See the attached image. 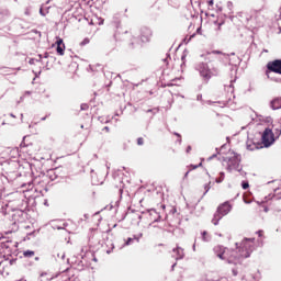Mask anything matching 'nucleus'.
<instances>
[{
	"mask_svg": "<svg viewBox=\"0 0 281 281\" xmlns=\"http://www.w3.org/2000/svg\"><path fill=\"white\" fill-rule=\"evenodd\" d=\"M256 249V238H244L240 244L236 243V249H229L225 246H215L214 254L221 260L228 265H243L245 258H249Z\"/></svg>",
	"mask_w": 281,
	"mask_h": 281,
	"instance_id": "1",
	"label": "nucleus"
},
{
	"mask_svg": "<svg viewBox=\"0 0 281 281\" xmlns=\"http://www.w3.org/2000/svg\"><path fill=\"white\" fill-rule=\"evenodd\" d=\"M240 155L236 151H229L228 156L223 157V161L226 164V170L228 172H234V170H236L240 175H245L243 167H240Z\"/></svg>",
	"mask_w": 281,
	"mask_h": 281,
	"instance_id": "2",
	"label": "nucleus"
},
{
	"mask_svg": "<svg viewBox=\"0 0 281 281\" xmlns=\"http://www.w3.org/2000/svg\"><path fill=\"white\" fill-rule=\"evenodd\" d=\"M195 71L199 72L204 82H210L212 76H218V74H221V70H218V68L210 69L207 63L203 61L195 64Z\"/></svg>",
	"mask_w": 281,
	"mask_h": 281,
	"instance_id": "3",
	"label": "nucleus"
},
{
	"mask_svg": "<svg viewBox=\"0 0 281 281\" xmlns=\"http://www.w3.org/2000/svg\"><path fill=\"white\" fill-rule=\"evenodd\" d=\"M231 212H232V204H229L228 202L222 203L217 207V210H216V212H215V214L212 218L213 225H218V223L221 222L223 216H227V214L231 213Z\"/></svg>",
	"mask_w": 281,
	"mask_h": 281,
	"instance_id": "4",
	"label": "nucleus"
},
{
	"mask_svg": "<svg viewBox=\"0 0 281 281\" xmlns=\"http://www.w3.org/2000/svg\"><path fill=\"white\" fill-rule=\"evenodd\" d=\"M266 67L267 76H269V72L279 74V76H281V59H274L272 61H269ZM274 82H281V79H274Z\"/></svg>",
	"mask_w": 281,
	"mask_h": 281,
	"instance_id": "5",
	"label": "nucleus"
},
{
	"mask_svg": "<svg viewBox=\"0 0 281 281\" xmlns=\"http://www.w3.org/2000/svg\"><path fill=\"white\" fill-rule=\"evenodd\" d=\"M262 144L266 148H269L273 142H276L273 128L267 127L261 135Z\"/></svg>",
	"mask_w": 281,
	"mask_h": 281,
	"instance_id": "6",
	"label": "nucleus"
},
{
	"mask_svg": "<svg viewBox=\"0 0 281 281\" xmlns=\"http://www.w3.org/2000/svg\"><path fill=\"white\" fill-rule=\"evenodd\" d=\"M212 54H221L220 60L224 63L225 66L234 65V63H240V59L238 57H235V59L232 61L231 56H236V53L225 54L221 50H212Z\"/></svg>",
	"mask_w": 281,
	"mask_h": 281,
	"instance_id": "7",
	"label": "nucleus"
},
{
	"mask_svg": "<svg viewBox=\"0 0 281 281\" xmlns=\"http://www.w3.org/2000/svg\"><path fill=\"white\" fill-rule=\"evenodd\" d=\"M120 38V33H114V40L108 41L104 45L105 54H113L117 49V41Z\"/></svg>",
	"mask_w": 281,
	"mask_h": 281,
	"instance_id": "8",
	"label": "nucleus"
},
{
	"mask_svg": "<svg viewBox=\"0 0 281 281\" xmlns=\"http://www.w3.org/2000/svg\"><path fill=\"white\" fill-rule=\"evenodd\" d=\"M153 36V31L148 27H143L140 30V41L142 43H149Z\"/></svg>",
	"mask_w": 281,
	"mask_h": 281,
	"instance_id": "9",
	"label": "nucleus"
},
{
	"mask_svg": "<svg viewBox=\"0 0 281 281\" xmlns=\"http://www.w3.org/2000/svg\"><path fill=\"white\" fill-rule=\"evenodd\" d=\"M172 258H175V260H183V258H186V252L183 251V248L181 247L173 248Z\"/></svg>",
	"mask_w": 281,
	"mask_h": 281,
	"instance_id": "10",
	"label": "nucleus"
},
{
	"mask_svg": "<svg viewBox=\"0 0 281 281\" xmlns=\"http://www.w3.org/2000/svg\"><path fill=\"white\" fill-rule=\"evenodd\" d=\"M270 109H272V111H278L279 109H281V98L280 97H277L272 101H270Z\"/></svg>",
	"mask_w": 281,
	"mask_h": 281,
	"instance_id": "11",
	"label": "nucleus"
},
{
	"mask_svg": "<svg viewBox=\"0 0 281 281\" xmlns=\"http://www.w3.org/2000/svg\"><path fill=\"white\" fill-rule=\"evenodd\" d=\"M148 213L151 216L153 223H159L161 221V215L155 209L149 210Z\"/></svg>",
	"mask_w": 281,
	"mask_h": 281,
	"instance_id": "12",
	"label": "nucleus"
},
{
	"mask_svg": "<svg viewBox=\"0 0 281 281\" xmlns=\"http://www.w3.org/2000/svg\"><path fill=\"white\" fill-rule=\"evenodd\" d=\"M246 148L247 150H258V145L251 140H247Z\"/></svg>",
	"mask_w": 281,
	"mask_h": 281,
	"instance_id": "13",
	"label": "nucleus"
},
{
	"mask_svg": "<svg viewBox=\"0 0 281 281\" xmlns=\"http://www.w3.org/2000/svg\"><path fill=\"white\" fill-rule=\"evenodd\" d=\"M225 181V172H220V177L215 179V183H223Z\"/></svg>",
	"mask_w": 281,
	"mask_h": 281,
	"instance_id": "14",
	"label": "nucleus"
},
{
	"mask_svg": "<svg viewBox=\"0 0 281 281\" xmlns=\"http://www.w3.org/2000/svg\"><path fill=\"white\" fill-rule=\"evenodd\" d=\"M202 240L204 241V243H210V240H212V237H210V235H207V232H203L202 233Z\"/></svg>",
	"mask_w": 281,
	"mask_h": 281,
	"instance_id": "15",
	"label": "nucleus"
},
{
	"mask_svg": "<svg viewBox=\"0 0 281 281\" xmlns=\"http://www.w3.org/2000/svg\"><path fill=\"white\" fill-rule=\"evenodd\" d=\"M135 47H137V37H132L130 42V48L135 49Z\"/></svg>",
	"mask_w": 281,
	"mask_h": 281,
	"instance_id": "16",
	"label": "nucleus"
},
{
	"mask_svg": "<svg viewBox=\"0 0 281 281\" xmlns=\"http://www.w3.org/2000/svg\"><path fill=\"white\" fill-rule=\"evenodd\" d=\"M56 52L59 54V56H65V45L57 46Z\"/></svg>",
	"mask_w": 281,
	"mask_h": 281,
	"instance_id": "17",
	"label": "nucleus"
},
{
	"mask_svg": "<svg viewBox=\"0 0 281 281\" xmlns=\"http://www.w3.org/2000/svg\"><path fill=\"white\" fill-rule=\"evenodd\" d=\"M34 255V250H26L23 252L24 258H33Z\"/></svg>",
	"mask_w": 281,
	"mask_h": 281,
	"instance_id": "18",
	"label": "nucleus"
},
{
	"mask_svg": "<svg viewBox=\"0 0 281 281\" xmlns=\"http://www.w3.org/2000/svg\"><path fill=\"white\" fill-rule=\"evenodd\" d=\"M48 13H49V8H46V11H45V9H43V8L40 9V14H41L42 16H46Z\"/></svg>",
	"mask_w": 281,
	"mask_h": 281,
	"instance_id": "19",
	"label": "nucleus"
},
{
	"mask_svg": "<svg viewBox=\"0 0 281 281\" xmlns=\"http://www.w3.org/2000/svg\"><path fill=\"white\" fill-rule=\"evenodd\" d=\"M40 59H36V63H41V60H43V58H49V53H45L44 55H38Z\"/></svg>",
	"mask_w": 281,
	"mask_h": 281,
	"instance_id": "20",
	"label": "nucleus"
},
{
	"mask_svg": "<svg viewBox=\"0 0 281 281\" xmlns=\"http://www.w3.org/2000/svg\"><path fill=\"white\" fill-rule=\"evenodd\" d=\"M143 236H144V234L139 233L138 235H134L132 238H133L134 241L136 240V243H139V239H142Z\"/></svg>",
	"mask_w": 281,
	"mask_h": 281,
	"instance_id": "21",
	"label": "nucleus"
},
{
	"mask_svg": "<svg viewBox=\"0 0 281 281\" xmlns=\"http://www.w3.org/2000/svg\"><path fill=\"white\" fill-rule=\"evenodd\" d=\"M272 133H273L274 139H276V137H280V135H281V130H280V128H274V132H272Z\"/></svg>",
	"mask_w": 281,
	"mask_h": 281,
	"instance_id": "22",
	"label": "nucleus"
},
{
	"mask_svg": "<svg viewBox=\"0 0 281 281\" xmlns=\"http://www.w3.org/2000/svg\"><path fill=\"white\" fill-rule=\"evenodd\" d=\"M56 260H65V252H58Z\"/></svg>",
	"mask_w": 281,
	"mask_h": 281,
	"instance_id": "23",
	"label": "nucleus"
},
{
	"mask_svg": "<svg viewBox=\"0 0 281 281\" xmlns=\"http://www.w3.org/2000/svg\"><path fill=\"white\" fill-rule=\"evenodd\" d=\"M89 43H90L89 37H86V38L80 43V45H81V47H85V45H89Z\"/></svg>",
	"mask_w": 281,
	"mask_h": 281,
	"instance_id": "24",
	"label": "nucleus"
},
{
	"mask_svg": "<svg viewBox=\"0 0 281 281\" xmlns=\"http://www.w3.org/2000/svg\"><path fill=\"white\" fill-rule=\"evenodd\" d=\"M186 54H182L181 56V60H182V64H181V68L183 69V67H186Z\"/></svg>",
	"mask_w": 281,
	"mask_h": 281,
	"instance_id": "25",
	"label": "nucleus"
},
{
	"mask_svg": "<svg viewBox=\"0 0 281 281\" xmlns=\"http://www.w3.org/2000/svg\"><path fill=\"white\" fill-rule=\"evenodd\" d=\"M201 166H203L202 162H200L199 165H190V168H192V170H196V168H201Z\"/></svg>",
	"mask_w": 281,
	"mask_h": 281,
	"instance_id": "26",
	"label": "nucleus"
},
{
	"mask_svg": "<svg viewBox=\"0 0 281 281\" xmlns=\"http://www.w3.org/2000/svg\"><path fill=\"white\" fill-rule=\"evenodd\" d=\"M132 243H135L134 239H133V237H128L124 245H125V246H128V245H131Z\"/></svg>",
	"mask_w": 281,
	"mask_h": 281,
	"instance_id": "27",
	"label": "nucleus"
},
{
	"mask_svg": "<svg viewBox=\"0 0 281 281\" xmlns=\"http://www.w3.org/2000/svg\"><path fill=\"white\" fill-rule=\"evenodd\" d=\"M56 45H57V46H63V45H65V43H63V38L58 37L57 41H56Z\"/></svg>",
	"mask_w": 281,
	"mask_h": 281,
	"instance_id": "28",
	"label": "nucleus"
},
{
	"mask_svg": "<svg viewBox=\"0 0 281 281\" xmlns=\"http://www.w3.org/2000/svg\"><path fill=\"white\" fill-rule=\"evenodd\" d=\"M89 109V104L82 103L81 104V111H87Z\"/></svg>",
	"mask_w": 281,
	"mask_h": 281,
	"instance_id": "29",
	"label": "nucleus"
},
{
	"mask_svg": "<svg viewBox=\"0 0 281 281\" xmlns=\"http://www.w3.org/2000/svg\"><path fill=\"white\" fill-rule=\"evenodd\" d=\"M138 146H144V138L139 137L137 138Z\"/></svg>",
	"mask_w": 281,
	"mask_h": 281,
	"instance_id": "30",
	"label": "nucleus"
},
{
	"mask_svg": "<svg viewBox=\"0 0 281 281\" xmlns=\"http://www.w3.org/2000/svg\"><path fill=\"white\" fill-rule=\"evenodd\" d=\"M241 187L244 190H247V188H249V182H243Z\"/></svg>",
	"mask_w": 281,
	"mask_h": 281,
	"instance_id": "31",
	"label": "nucleus"
},
{
	"mask_svg": "<svg viewBox=\"0 0 281 281\" xmlns=\"http://www.w3.org/2000/svg\"><path fill=\"white\" fill-rule=\"evenodd\" d=\"M196 100H198L199 102H203V94H198V95H196Z\"/></svg>",
	"mask_w": 281,
	"mask_h": 281,
	"instance_id": "32",
	"label": "nucleus"
},
{
	"mask_svg": "<svg viewBox=\"0 0 281 281\" xmlns=\"http://www.w3.org/2000/svg\"><path fill=\"white\" fill-rule=\"evenodd\" d=\"M204 188H205L204 194H207V192H210V184H205Z\"/></svg>",
	"mask_w": 281,
	"mask_h": 281,
	"instance_id": "33",
	"label": "nucleus"
},
{
	"mask_svg": "<svg viewBox=\"0 0 281 281\" xmlns=\"http://www.w3.org/2000/svg\"><path fill=\"white\" fill-rule=\"evenodd\" d=\"M34 63H36V59H34V58H31V59L29 60V65H34Z\"/></svg>",
	"mask_w": 281,
	"mask_h": 281,
	"instance_id": "34",
	"label": "nucleus"
},
{
	"mask_svg": "<svg viewBox=\"0 0 281 281\" xmlns=\"http://www.w3.org/2000/svg\"><path fill=\"white\" fill-rule=\"evenodd\" d=\"M175 135H176L177 137H179L178 142H179V144H181V134L175 133Z\"/></svg>",
	"mask_w": 281,
	"mask_h": 281,
	"instance_id": "35",
	"label": "nucleus"
},
{
	"mask_svg": "<svg viewBox=\"0 0 281 281\" xmlns=\"http://www.w3.org/2000/svg\"><path fill=\"white\" fill-rule=\"evenodd\" d=\"M223 148H225V145H223L221 149L216 148L217 155H221V150H223Z\"/></svg>",
	"mask_w": 281,
	"mask_h": 281,
	"instance_id": "36",
	"label": "nucleus"
},
{
	"mask_svg": "<svg viewBox=\"0 0 281 281\" xmlns=\"http://www.w3.org/2000/svg\"><path fill=\"white\" fill-rule=\"evenodd\" d=\"M217 154H213L211 157H209V161H212V159L216 158Z\"/></svg>",
	"mask_w": 281,
	"mask_h": 281,
	"instance_id": "37",
	"label": "nucleus"
},
{
	"mask_svg": "<svg viewBox=\"0 0 281 281\" xmlns=\"http://www.w3.org/2000/svg\"><path fill=\"white\" fill-rule=\"evenodd\" d=\"M202 104L205 105V104H212V101H202Z\"/></svg>",
	"mask_w": 281,
	"mask_h": 281,
	"instance_id": "38",
	"label": "nucleus"
},
{
	"mask_svg": "<svg viewBox=\"0 0 281 281\" xmlns=\"http://www.w3.org/2000/svg\"><path fill=\"white\" fill-rule=\"evenodd\" d=\"M207 3H209V5L212 7V5H214V0H209Z\"/></svg>",
	"mask_w": 281,
	"mask_h": 281,
	"instance_id": "39",
	"label": "nucleus"
},
{
	"mask_svg": "<svg viewBox=\"0 0 281 281\" xmlns=\"http://www.w3.org/2000/svg\"><path fill=\"white\" fill-rule=\"evenodd\" d=\"M25 14H26V16H30V9L25 10Z\"/></svg>",
	"mask_w": 281,
	"mask_h": 281,
	"instance_id": "40",
	"label": "nucleus"
},
{
	"mask_svg": "<svg viewBox=\"0 0 281 281\" xmlns=\"http://www.w3.org/2000/svg\"><path fill=\"white\" fill-rule=\"evenodd\" d=\"M103 131H105L106 133H109V131H110L109 126L103 127Z\"/></svg>",
	"mask_w": 281,
	"mask_h": 281,
	"instance_id": "41",
	"label": "nucleus"
},
{
	"mask_svg": "<svg viewBox=\"0 0 281 281\" xmlns=\"http://www.w3.org/2000/svg\"><path fill=\"white\" fill-rule=\"evenodd\" d=\"M190 150H192V146L187 147V153H190Z\"/></svg>",
	"mask_w": 281,
	"mask_h": 281,
	"instance_id": "42",
	"label": "nucleus"
},
{
	"mask_svg": "<svg viewBox=\"0 0 281 281\" xmlns=\"http://www.w3.org/2000/svg\"><path fill=\"white\" fill-rule=\"evenodd\" d=\"M233 274H234V276H238V271H236L235 269H233Z\"/></svg>",
	"mask_w": 281,
	"mask_h": 281,
	"instance_id": "43",
	"label": "nucleus"
},
{
	"mask_svg": "<svg viewBox=\"0 0 281 281\" xmlns=\"http://www.w3.org/2000/svg\"><path fill=\"white\" fill-rule=\"evenodd\" d=\"M188 175H190V170L184 173V179H187Z\"/></svg>",
	"mask_w": 281,
	"mask_h": 281,
	"instance_id": "44",
	"label": "nucleus"
},
{
	"mask_svg": "<svg viewBox=\"0 0 281 281\" xmlns=\"http://www.w3.org/2000/svg\"><path fill=\"white\" fill-rule=\"evenodd\" d=\"M175 267H177V263H173V265L171 266V270H172V271H175Z\"/></svg>",
	"mask_w": 281,
	"mask_h": 281,
	"instance_id": "45",
	"label": "nucleus"
},
{
	"mask_svg": "<svg viewBox=\"0 0 281 281\" xmlns=\"http://www.w3.org/2000/svg\"><path fill=\"white\" fill-rule=\"evenodd\" d=\"M221 25H223V22L222 23H218V26H217V30L221 31Z\"/></svg>",
	"mask_w": 281,
	"mask_h": 281,
	"instance_id": "46",
	"label": "nucleus"
},
{
	"mask_svg": "<svg viewBox=\"0 0 281 281\" xmlns=\"http://www.w3.org/2000/svg\"><path fill=\"white\" fill-rule=\"evenodd\" d=\"M258 236H262V231L257 232Z\"/></svg>",
	"mask_w": 281,
	"mask_h": 281,
	"instance_id": "47",
	"label": "nucleus"
},
{
	"mask_svg": "<svg viewBox=\"0 0 281 281\" xmlns=\"http://www.w3.org/2000/svg\"><path fill=\"white\" fill-rule=\"evenodd\" d=\"M44 276H47V273L46 272H42L41 273V278H44Z\"/></svg>",
	"mask_w": 281,
	"mask_h": 281,
	"instance_id": "48",
	"label": "nucleus"
},
{
	"mask_svg": "<svg viewBox=\"0 0 281 281\" xmlns=\"http://www.w3.org/2000/svg\"><path fill=\"white\" fill-rule=\"evenodd\" d=\"M47 120V116L42 117V122H45Z\"/></svg>",
	"mask_w": 281,
	"mask_h": 281,
	"instance_id": "49",
	"label": "nucleus"
},
{
	"mask_svg": "<svg viewBox=\"0 0 281 281\" xmlns=\"http://www.w3.org/2000/svg\"><path fill=\"white\" fill-rule=\"evenodd\" d=\"M193 251H196V245L193 244Z\"/></svg>",
	"mask_w": 281,
	"mask_h": 281,
	"instance_id": "50",
	"label": "nucleus"
},
{
	"mask_svg": "<svg viewBox=\"0 0 281 281\" xmlns=\"http://www.w3.org/2000/svg\"><path fill=\"white\" fill-rule=\"evenodd\" d=\"M153 111H155V110H147V113H153Z\"/></svg>",
	"mask_w": 281,
	"mask_h": 281,
	"instance_id": "51",
	"label": "nucleus"
},
{
	"mask_svg": "<svg viewBox=\"0 0 281 281\" xmlns=\"http://www.w3.org/2000/svg\"><path fill=\"white\" fill-rule=\"evenodd\" d=\"M10 117H16L13 113L10 114Z\"/></svg>",
	"mask_w": 281,
	"mask_h": 281,
	"instance_id": "52",
	"label": "nucleus"
},
{
	"mask_svg": "<svg viewBox=\"0 0 281 281\" xmlns=\"http://www.w3.org/2000/svg\"><path fill=\"white\" fill-rule=\"evenodd\" d=\"M83 216H85V218H89V214H85Z\"/></svg>",
	"mask_w": 281,
	"mask_h": 281,
	"instance_id": "53",
	"label": "nucleus"
},
{
	"mask_svg": "<svg viewBox=\"0 0 281 281\" xmlns=\"http://www.w3.org/2000/svg\"><path fill=\"white\" fill-rule=\"evenodd\" d=\"M20 117H21V122H23V114H21Z\"/></svg>",
	"mask_w": 281,
	"mask_h": 281,
	"instance_id": "54",
	"label": "nucleus"
},
{
	"mask_svg": "<svg viewBox=\"0 0 281 281\" xmlns=\"http://www.w3.org/2000/svg\"><path fill=\"white\" fill-rule=\"evenodd\" d=\"M265 212H269V209L266 207V209H265Z\"/></svg>",
	"mask_w": 281,
	"mask_h": 281,
	"instance_id": "55",
	"label": "nucleus"
},
{
	"mask_svg": "<svg viewBox=\"0 0 281 281\" xmlns=\"http://www.w3.org/2000/svg\"><path fill=\"white\" fill-rule=\"evenodd\" d=\"M148 227H153V223H150V224L148 225Z\"/></svg>",
	"mask_w": 281,
	"mask_h": 281,
	"instance_id": "56",
	"label": "nucleus"
},
{
	"mask_svg": "<svg viewBox=\"0 0 281 281\" xmlns=\"http://www.w3.org/2000/svg\"><path fill=\"white\" fill-rule=\"evenodd\" d=\"M30 93H31L30 91H26V94H27V95H30Z\"/></svg>",
	"mask_w": 281,
	"mask_h": 281,
	"instance_id": "57",
	"label": "nucleus"
},
{
	"mask_svg": "<svg viewBox=\"0 0 281 281\" xmlns=\"http://www.w3.org/2000/svg\"><path fill=\"white\" fill-rule=\"evenodd\" d=\"M232 87H234L232 83L229 85V88L232 89Z\"/></svg>",
	"mask_w": 281,
	"mask_h": 281,
	"instance_id": "58",
	"label": "nucleus"
},
{
	"mask_svg": "<svg viewBox=\"0 0 281 281\" xmlns=\"http://www.w3.org/2000/svg\"><path fill=\"white\" fill-rule=\"evenodd\" d=\"M52 0H47V2L46 3H49Z\"/></svg>",
	"mask_w": 281,
	"mask_h": 281,
	"instance_id": "59",
	"label": "nucleus"
},
{
	"mask_svg": "<svg viewBox=\"0 0 281 281\" xmlns=\"http://www.w3.org/2000/svg\"><path fill=\"white\" fill-rule=\"evenodd\" d=\"M106 254H111V251H110V250H108V251H106Z\"/></svg>",
	"mask_w": 281,
	"mask_h": 281,
	"instance_id": "60",
	"label": "nucleus"
},
{
	"mask_svg": "<svg viewBox=\"0 0 281 281\" xmlns=\"http://www.w3.org/2000/svg\"><path fill=\"white\" fill-rule=\"evenodd\" d=\"M35 260H38V257H36Z\"/></svg>",
	"mask_w": 281,
	"mask_h": 281,
	"instance_id": "61",
	"label": "nucleus"
},
{
	"mask_svg": "<svg viewBox=\"0 0 281 281\" xmlns=\"http://www.w3.org/2000/svg\"><path fill=\"white\" fill-rule=\"evenodd\" d=\"M124 34H128V32H125Z\"/></svg>",
	"mask_w": 281,
	"mask_h": 281,
	"instance_id": "62",
	"label": "nucleus"
}]
</instances>
